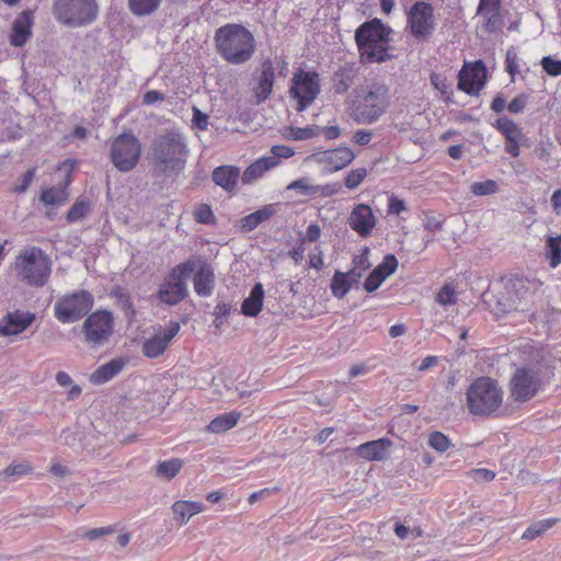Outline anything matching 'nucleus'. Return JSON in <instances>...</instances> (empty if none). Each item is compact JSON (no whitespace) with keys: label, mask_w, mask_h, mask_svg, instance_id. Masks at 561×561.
<instances>
[{"label":"nucleus","mask_w":561,"mask_h":561,"mask_svg":"<svg viewBox=\"0 0 561 561\" xmlns=\"http://www.w3.org/2000/svg\"><path fill=\"white\" fill-rule=\"evenodd\" d=\"M390 104V88L382 81H371L354 91L351 116L357 124L371 125L387 113Z\"/></svg>","instance_id":"obj_1"},{"label":"nucleus","mask_w":561,"mask_h":561,"mask_svg":"<svg viewBox=\"0 0 561 561\" xmlns=\"http://www.w3.org/2000/svg\"><path fill=\"white\" fill-rule=\"evenodd\" d=\"M215 44L218 54L231 65L248 62L255 51V38L243 25L229 23L215 32Z\"/></svg>","instance_id":"obj_2"},{"label":"nucleus","mask_w":561,"mask_h":561,"mask_svg":"<svg viewBox=\"0 0 561 561\" xmlns=\"http://www.w3.org/2000/svg\"><path fill=\"white\" fill-rule=\"evenodd\" d=\"M150 154L154 172L158 175L173 178L183 171L187 150L183 137L170 131L154 139Z\"/></svg>","instance_id":"obj_3"},{"label":"nucleus","mask_w":561,"mask_h":561,"mask_svg":"<svg viewBox=\"0 0 561 561\" xmlns=\"http://www.w3.org/2000/svg\"><path fill=\"white\" fill-rule=\"evenodd\" d=\"M390 28L375 19L363 23L355 32L362 64H380L392 58L389 54Z\"/></svg>","instance_id":"obj_4"},{"label":"nucleus","mask_w":561,"mask_h":561,"mask_svg":"<svg viewBox=\"0 0 561 561\" xmlns=\"http://www.w3.org/2000/svg\"><path fill=\"white\" fill-rule=\"evenodd\" d=\"M504 392L490 377L477 378L467 389V407L472 415L493 416L503 404Z\"/></svg>","instance_id":"obj_5"},{"label":"nucleus","mask_w":561,"mask_h":561,"mask_svg":"<svg viewBox=\"0 0 561 561\" xmlns=\"http://www.w3.org/2000/svg\"><path fill=\"white\" fill-rule=\"evenodd\" d=\"M14 270L23 283L33 287H43L51 273V262L42 249L31 247L19 253Z\"/></svg>","instance_id":"obj_6"},{"label":"nucleus","mask_w":561,"mask_h":561,"mask_svg":"<svg viewBox=\"0 0 561 561\" xmlns=\"http://www.w3.org/2000/svg\"><path fill=\"white\" fill-rule=\"evenodd\" d=\"M54 15L58 22L70 27L93 23L99 15L96 0H54Z\"/></svg>","instance_id":"obj_7"},{"label":"nucleus","mask_w":561,"mask_h":561,"mask_svg":"<svg viewBox=\"0 0 561 561\" xmlns=\"http://www.w3.org/2000/svg\"><path fill=\"white\" fill-rule=\"evenodd\" d=\"M93 305L94 297L85 289L64 294L54 304V317L64 324L75 323L88 316Z\"/></svg>","instance_id":"obj_8"},{"label":"nucleus","mask_w":561,"mask_h":561,"mask_svg":"<svg viewBox=\"0 0 561 561\" xmlns=\"http://www.w3.org/2000/svg\"><path fill=\"white\" fill-rule=\"evenodd\" d=\"M141 146L131 133L117 136L111 147V160L121 172L133 170L140 158Z\"/></svg>","instance_id":"obj_9"},{"label":"nucleus","mask_w":561,"mask_h":561,"mask_svg":"<svg viewBox=\"0 0 561 561\" xmlns=\"http://www.w3.org/2000/svg\"><path fill=\"white\" fill-rule=\"evenodd\" d=\"M541 286L542 283L536 278L515 277L510 279V286L507 287L510 304L505 311H531L530 307L535 302V295Z\"/></svg>","instance_id":"obj_10"},{"label":"nucleus","mask_w":561,"mask_h":561,"mask_svg":"<svg viewBox=\"0 0 561 561\" xmlns=\"http://www.w3.org/2000/svg\"><path fill=\"white\" fill-rule=\"evenodd\" d=\"M84 341L92 347L104 345L114 332V318L111 311L96 310L89 314L82 325Z\"/></svg>","instance_id":"obj_11"},{"label":"nucleus","mask_w":561,"mask_h":561,"mask_svg":"<svg viewBox=\"0 0 561 561\" xmlns=\"http://www.w3.org/2000/svg\"><path fill=\"white\" fill-rule=\"evenodd\" d=\"M320 93V81L317 72L299 70L291 79L289 94L297 101L296 110L305 111Z\"/></svg>","instance_id":"obj_12"},{"label":"nucleus","mask_w":561,"mask_h":561,"mask_svg":"<svg viewBox=\"0 0 561 561\" xmlns=\"http://www.w3.org/2000/svg\"><path fill=\"white\" fill-rule=\"evenodd\" d=\"M295 154V150L285 145L273 146L270 154L264 156L252 162L242 173L243 184H252L260 180L267 171L276 168L283 159H288Z\"/></svg>","instance_id":"obj_13"},{"label":"nucleus","mask_w":561,"mask_h":561,"mask_svg":"<svg viewBox=\"0 0 561 561\" xmlns=\"http://www.w3.org/2000/svg\"><path fill=\"white\" fill-rule=\"evenodd\" d=\"M411 34L419 41H427L435 31L434 9L431 3L415 2L408 12Z\"/></svg>","instance_id":"obj_14"},{"label":"nucleus","mask_w":561,"mask_h":561,"mask_svg":"<svg viewBox=\"0 0 561 561\" xmlns=\"http://www.w3.org/2000/svg\"><path fill=\"white\" fill-rule=\"evenodd\" d=\"M540 385L539 373L534 368H517L511 379V396L515 401L526 402L534 398Z\"/></svg>","instance_id":"obj_15"},{"label":"nucleus","mask_w":561,"mask_h":561,"mask_svg":"<svg viewBox=\"0 0 561 561\" xmlns=\"http://www.w3.org/2000/svg\"><path fill=\"white\" fill-rule=\"evenodd\" d=\"M180 329L181 325L178 321H170L163 330L154 333L144 342V355L148 358H157L162 355L176 336Z\"/></svg>","instance_id":"obj_16"},{"label":"nucleus","mask_w":561,"mask_h":561,"mask_svg":"<svg viewBox=\"0 0 561 561\" xmlns=\"http://www.w3.org/2000/svg\"><path fill=\"white\" fill-rule=\"evenodd\" d=\"M485 77L486 69L482 60L465 64L458 76V89L468 94H477L483 88Z\"/></svg>","instance_id":"obj_17"},{"label":"nucleus","mask_w":561,"mask_h":561,"mask_svg":"<svg viewBox=\"0 0 561 561\" xmlns=\"http://www.w3.org/2000/svg\"><path fill=\"white\" fill-rule=\"evenodd\" d=\"M347 224L359 237L367 238L376 227L377 218L370 206L367 204H357L350 213Z\"/></svg>","instance_id":"obj_18"},{"label":"nucleus","mask_w":561,"mask_h":561,"mask_svg":"<svg viewBox=\"0 0 561 561\" xmlns=\"http://www.w3.org/2000/svg\"><path fill=\"white\" fill-rule=\"evenodd\" d=\"M494 127L506 139L505 151L513 158H517L520 154V145L525 140L522 128L507 116L499 117L495 121Z\"/></svg>","instance_id":"obj_19"},{"label":"nucleus","mask_w":561,"mask_h":561,"mask_svg":"<svg viewBox=\"0 0 561 561\" xmlns=\"http://www.w3.org/2000/svg\"><path fill=\"white\" fill-rule=\"evenodd\" d=\"M35 313L20 309L7 312L0 319V334L3 336H14L24 332L34 321Z\"/></svg>","instance_id":"obj_20"},{"label":"nucleus","mask_w":561,"mask_h":561,"mask_svg":"<svg viewBox=\"0 0 561 561\" xmlns=\"http://www.w3.org/2000/svg\"><path fill=\"white\" fill-rule=\"evenodd\" d=\"M275 81V67L272 59L266 58L261 62L260 75L256 78L254 96L256 104H261L268 99L273 92Z\"/></svg>","instance_id":"obj_21"},{"label":"nucleus","mask_w":561,"mask_h":561,"mask_svg":"<svg viewBox=\"0 0 561 561\" xmlns=\"http://www.w3.org/2000/svg\"><path fill=\"white\" fill-rule=\"evenodd\" d=\"M62 168H67V170H66L67 175H66L65 181L62 182V184H60L58 186H51V187L43 190V192L39 196V201L43 204L60 205V204H64L68 199L69 194L67 191V186L71 182V171L73 169V164L70 163V161L66 160L60 164L59 170H61Z\"/></svg>","instance_id":"obj_22"},{"label":"nucleus","mask_w":561,"mask_h":561,"mask_svg":"<svg viewBox=\"0 0 561 561\" xmlns=\"http://www.w3.org/2000/svg\"><path fill=\"white\" fill-rule=\"evenodd\" d=\"M359 67L355 62H344L332 76V90L335 94L346 93L355 83Z\"/></svg>","instance_id":"obj_23"},{"label":"nucleus","mask_w":561,"mask_h":561,"mask_svg":"<svg viewBox=\"0 0 561 561\" xmlns=\"http://www.w3.org/2000/svg\"><path fill=\"white\" fill-rule=\"evenodd\" d=\"M33 12L30 10L21 12L12 24L10 43L14 47H22L32 35Z\"/></svg>","instance_id":"obj_24"},{"label":"nucleus","mask_w":561,"mask_h":561,"mask_svg":"<svg viewBox=\"0 0 561 561\" xmlns=\"http://www.w3.org/2000/svg\"><path fill=\"white\" fill-rule=\"evenodd\" d=\"M215 288L214 268L206 261H198V267L194 276V290L201 297L211 296Z\"/></svg>","instance_id":"obj_25"},{"label":"nucleus","mask_w":561,"mask_h":561,"mask_svg":"<svg viewBox=\"0 0 561 561\" xmlns=\"http://www.w3.org/2000/svg\"><path fill=\"white\" fill-rule=\"evenodd\" d=\"M355 159L354 152L347 147H339L318 154L317 160L329 167V172H336L347 167Z\"/></svg>","instance_id":"obj_26"},{"label":"nucleus","mask_w":561,"mask_h":561,"mask_svg":"<svg viewBox=\"0 0 561 561\" xmlns=\"http://www.w3.org/2000/svg\"><path fill=\"white\" fill-rule=\"evenodd\" d=\"M392 442L388 438H379L364 443L356 447L358 457L368 461H380L387 458Z\"/></svg>","instance_id":"obj_27"},{"label":"nucleus","mask_w":561,"mask_h":561,"mask_svg":"<svg viewBox=\"0 0 561 561\" xmlns=\"http://www.w3.org/2000/svg\"><path fill=\"white\" fill-rule=\"evenodd\" d=\"M187 296V285L175 283L169 277L160 285L157 297L161 302L175 306Z\"/></svg>","instance_id":"obj_28"},{"label":"nucleus","mask_w":561,"mask_h":561,"mask_svg":"<svg viewBox=\"0 0 561 561\" xmlns=\"http://www.w3.org/2000/svg\"><path fill=\"white\" fill-rule=\"evenodd\" d=\"M126 359L122 357L114 358L98 367L90 375V382L93 385H103L115 378L125 367Z\"/></svg>","instance_id":"obj_29"},{"label":"nucleus","mask_w":561,"mask_h":561,"mask_svg":"<svg viewBox=\"0 0 561 561\" xmlns=\"http://www.w3.org/2000/svg\"><path fill=\"white\" fill-rule=\"evenodd\" d=\"M264 288L261 283H257L251 289L249 297H247L241 305V312L247 317H256L263 307Z\"/></svg>","instance_id":"obj_30"},{"label":"nucleus","mask_w":561,"mask_h":561,"mask_svg":"<svg viewBox=\"0 0 561 561\" xmlns=\"http://www.w3.org/2000/svg\"><path fill=\"white\" fill-rule=\"evenodd\" d=\"M277 213V205L268 204L247 215L241 219V227L245 231L254 230L260 224L268 220Z\"/></svg>","instance_id":"obj_31"},{"label":"nucleus","mask_w":561,"mask_h":561,"mask_svg":"<svg viewBox=\"0 0 561 561\" xmlns=\"http://www.w3.org/2000/svg\"><path fill=\"white\" fill-rule=\"evenodd\" d=\"M204 506L195 501H176L172 505L174 519L180 524H186L191 517L203 512Z\"/></svg>","instance_id":"obj_32"},{"label":"nucleus","mask_w":561,"mask_h":561,"mask_svg":"<svg viewBox=\"0 0 561 561\" xmlns=\"http://www.w3.org/2000/svg\"><path fill=\"white\" fill-rule=\"evenodd\" d=\"M239 175L240 172L238 168L222 165L214 170L213 181L224 190L231 191L234 188Z\"/></svg>","instance_id":"obj_33"},{"label":"nucleus","mask_w":561,"mask_h":561,"mask_svg":"<svg viewBox=\"0 0 561 561\" xmlns=\"http://www.w3.org/2000/svg\"><path fill=\"white\" fill-rule=\"evenodd\" d=\"M201 260L202 259L191 257L185 262L180 263L179 265L172 268L168 277L175 283H182L183 285H187V278L195 270H197L198 261Z\"/></svg>","instance_id":"obj_34"},{"label":"nucleus","mask_w":561,"mask_h":561,"mask_svg":"<svg viewBox=\"0 0 561 561\" xmlns=\"http://www.w3.org/2000/svg\"><path fill=\"white\" fill-rule=\"evenodd\" d=\"M240 413L230 412L224 413L215 417L208 425L207 431L210 433H222L234 427L239 421Z\"/></svg>","instance_id":"obj_35"},{"label":"nucleus","mask_w":561,"mask_h":561,"mask_svg":"<svg viewBox=\"0 0 561 561\" xmlns=\"http://www.w3.org/2000/svg\"><path fill=\"white\" fill-rule=\"evenodd\" d=\"M182 468L183 460L179 458L159 461L156 466V476L167 480H172L179 474Z\"/></svg>","instance_id":"obj_36"},{"label":"nucleus","mask_w":561,"mask_h":561,"mask_svg":"<svg viewBox=\"0 0 561 561\" xmlns=\"http://www.w3.org/2000/svg\"><path fill=\"white\" fill-rule=\"evenodd\" d=\"M91 210V202L87 197H79L67 213L69 224L82 220Z\"/></svg>","instance_id":"obj_37"},{"label":"nucleus","mask_w":561,"mask_h":561,"mask_svg":"<svg viewBox=\"0 0 561 561\" xmlns=\"http://www.w3.org/2000/svg\"><path fill=\"white\" fill-rule=\"evenodd\" d=\"M546 259L552 268L557 267L561 263V236L549 237L547 239Z\"/></svg>","instance_id":"obj_38"},{"label":"nucleus","mask_w":561,"mask_h":561,"mask_svg":"<svg viewBox=\"0 0 561 561\" xmlns=\"http://www.w3.org/2000/svg\"><path fill=\"white\" fill-rule=\"evenodd\" d=\"M111 295L113 298L116 299L117 304L123 309L126 317L131 320L135 317L136 310L134 308L129 293L125 288L116 286L112 290Z\"/></svg>","instance_id":"obj_39"},{"label":"nucleus","mask_w":561,"mask_h":561,"mask_svg":"<svg viewBox=\"0 0 561 561\" xmlns=\"http://www.w3.org/2000/svg\"><path fill=\"white\" fill-rule=\"evenodd\" d=\"M160 3L161 0H128V8L133 14L146 16L153 13Z\"/></svg>","instance_id":"obj_40"},{"label":"nucleus","mask_w":561,"mask_h":561,"mask_svg":"<svg viewBox=\"0 0 561 561\" xmlns=\"http://www.w3.org/2000/svg\"><path fill=\"white\" fill-rule=\"evenodd\" d=\"M33 471V467L28 461L12 462L5 469L0 471V480L12 478L14 480L20 479Z\"/></svg>","instance_id":"obj_41"},{"label":"nucleus","mask_w":561,"mask_h":561,"mask_svg":"<svg viewBox=\"0 0 561 561\" xmlns=\"http://www.w3.org/2000/svg\"><path fill=\"white\" fill-rule=\"evenodd\" d=\"M345 276L343 272L336 271L332 277L330 287L335 298H344L352 288L350 280Z\"/></svg>","instance_id":"obj_42"},{"label":"nucleus","mask_w":561,"mask_h":561,"mask_svg":"<svg viewBox=\"0 0 561 561\" xmlns=\"http://www.w3.org/2000/svg\"><path fill=\"white\" fill-rule=\"evenodd\" d=\"M556 519L548 518L538 520L534 524H531L522 535V538L525 540H534L545 534L548 529H550L554 524Z\"/></svg>","instance_id":"obj_43"},{"label":"nucleus","mask_w":561,"mask_h":561,"mask_svg":"<svg viewBox=\"0 0 561 561\" xmlns=\"http://www.w3.org/2000/svg\"><path fill=\"white\" fill-rule=\"evenodd\" d=\"M56 381L60 387H70L67 398L68 400H76L82 393V388L78 385H72V378L66 371H58L56 374Z\"/></svg>","instance_id":"obj_44"},{"label":"nucleus","mask_w":561,"mask_h":561,"mask_svg":"<svg viewBox=\"0 0 561 561\" xmlns=\"http://www.w3.org/2000/svg\"><path fill=\"white\" fill-rule=\"evenodd\" d=\"M499 191V185L494 180H486L483 182H474L470 186V192L476 196H486L495 194Z\"/></svg>","instance_id":"obj_45"},{"label":"nucleus","mask_w":561,"mask_h":561,"mask_svg":"<svg viewBox=\"0 0 561 561\" xmlns=\"http://www.w3.org/2000/svg\"><path fill=\"white\" fill-rule=\"evenodd\" d=\"M436 301L442 306H454L457 302L456 290L451 284L444 285L436 295Z\"/></svg>","instance_id":"obj_46"},{"label":"nucleus","mask_w":561,"mask_h":561,"mask_svg":"<svg viewBox=\"0 0 561 561\" xmlns=\"http://www.w3.org/2000/svg\"><path fill=\"white\" fill-rule=\"evenodd\" d=\"M368 172L366 168H356L351 170L345 176L344 184L348 190H354L360 185Z\"/></svg>","instance_id":"obj_47"},{"label":"nucleus","mask_w":561,"mask_h":561,"mask_svg":"<svg viewBox=\"0 0 561 561\" xmlns=\"http://www.w3.org/2000/svg\"><path fill=\"white\" fill-rule=\"evenodd\" d=\"M314 185L311 184L308 178H300L290 182L287 186V191H299L304 196L313 197Z\"/></svg>","instance_id":"obj_48"},{"label":"nucleus","mask_w":561,"mask_h":561,"mask_svg":"<svg viewBox=\"0 0 561 561\" xmlns=\"http://www.w3.org/2000/svg\"><path fill=\"white\" fill-rule=\"evenodd\" d=\"M428 445L438 453H444L450 447L449 438L442 432H433L428 435Z\"/></svg>","instance_id":"obj_49"},{"label":"nucleus","mask_w":561,"mask_h":561,"mask_svg":"<svg viewBox=\"0 0 561 561\" xmlns=\"http://www.w3.org/2000/svg\"><path fill=\"white\" fill-rule=\"evenodd\" d=\"M115 531H116V527L111 525V526L93 528V529H89V530L78 529L77 536L85 537L89 540H96L98 538H100L102 536L112 535Z\"/></svg>","instance_id":"obj_50"},{"label":"nucleus","mask_w":561,"mask_h":561,"mask_svg":"<svg viewBox=\"0 0 561 561\" xmlns=\"http://www.w3.org/2000/svg\"><path fill=\"white\" fill-rule=\"evenodd\" d=\"M398 267V260L393 254H387L382 262L375 268L379 271L385 277L392 275Z\"/></svg>","instance_id":"obj_51"},{"label":"nucleus","mask_w":561,"mask_h":561,"mask_svg":"<svg viewBox=\"0 0 561 561\" xmlns=\"http://www.w3.org/2000/svg\"><path fill=\"white\" fill-rule=\"evenodd\" d=\"M341 191L339 182L328 183L323 185H314L313 197H331Z\"/></svg>","instance_id":"obj_52"},{"label":"nucleus","mask_w":561,"mask_h":561,"mask_svg":"<svg viewBox=\"0 0 561 561\" xmlns=\"http://www.w3.org/2000/svg\"><path fill=\"white\" fill-rule=\"evenodd\" d=\"M386 280L385 275L374 268L368 277L365 279L364 288L367 293H373L379 288V286Z\"/></svg>","instance_id":"obj_53"},{"label":"nucleus","mask_w":561,"mask_h":561,"mask_svg":"<svg viewBox=\"0 0 561 561\" xmlns=\"http://www.w3.org/2000/svg\"><path fill=\"white\" fill-rule=\"evenodd\" d=\"M501 10V0H480L477 14L486 15L499 13Z\"/></svg>","instance_id":"obj_54"},{"label":"nucleus","mask_w":561,"mask_h":561,"mask_svg":"<svg viewBox=\"0 0 561 561\" xmlns=\"http://www.w3.org/2000/svg\"><path fill=\"white\" fill-rule=\"evenodd\" d=\"M542 69L552 77L561 75V60L554 59L551 56H546L541 59Z\"/></svg>","instance_id":"obj_55"},{"label":"nucleus","mask_w":561,"mask_h":561,"mask_svg":"<svg viewBox=\"0 0 561 561\" xmlns=\"http://www.w3.org/2000/svg\"><path fill=\"white\" fill-rule=\"evenodd\" d=\"M194 218L199 224H211L214 221V214L208 205L202 204L195 210Z\"/></svg>","instance_id":"obj_56"},{"label":"nucleus","mask_w":561,"mask_h":561,"mask_svg":"<svg viewBox=\"0 0 561 561\" xmlns=\"http://www.w3.org/2000/svg\"><path fill=\"white\" fill-rule=\"evenodd\" d=\"M527 103L528 95L525 93H520L507 104V110L513 114H519L525 110Z\"/></svg>","instance_id":"obj_57"},{"label":"nucleus","mask_w":561,"mask_h":561,"mask_svg":"<svg viewBox=\"0 0 561 561\" xmlns=\"http://www.w3.org/2000/svg\"><path fill=\"white\" fill-rule=\"evenodd\" d=\"M505 65H506V70L507 72L514 77L516 73H518L519 71V59H518V56L515 51L513 50H507L506 53V60H505Z\"/></svg>","instance_id":"obj_58"},{"label":"nucleus","mask_w":561,"mask_h":561,"mask_svg":"<svg viewBox=\"0 0 561 561\" xmlns=\"http://www.w3.org/2000/svg\"><path fill=\"white\" fill-rule=\"evenodd\" d=\"M431 83L443 94V95H449L450 94V83L447 81L446 78H443L439 75H432L431 76Z\"/></svg>","instance_id":"obj_59"},{"label":"nucleus","mask_w":561,"mask_h":561,"mask_svg":"<svg viewBox=\"0 0 561 561\" xmlns=\"http://www.w3.org/2000/svg\"><path fill=\"white\" fill-rule=\"evenodd\" d=\"M482 18L484 20V30L489 33L495 32L501 25L500 12L494 14L482 15Z\"/></svg>","instance_id":"obj_60"},{"label":"nucleus","mask_w":561,"mask_h":561,"mask_svg":"<svg viewBox=\"0 0 561 561\" xmlns=\"http://www.w3.org/2000/svg\"><path fill=\"white\" fill-rule=\"evenodd\" d=\"M405 203L403 199L398 198L394 195H391L388 199V214L389 215H400L401 211L405 210Z\"/></svg>","instance_id":"obj_61"},{"label":"nucleus","mask_w":561,"mask_h":561,"mask_svg":"<svg viewBox=\"0 0 561 561\" xmlns=\"http://www.w3.org/2000/svg\"><path fill=\"white\" fill-rule=\"evenodd\" d=\"M369 250L365 248L360 255H356L353 259L354 267L363 273L370 267V262L368 259Z\"/></svg>","instance_id":"obj_62"},{"label":"nucleus","mask_w":561,"mask_h":561,"mask_svg":"<svg viewBox=\"0 0 561 561\" xmlns=\"http://www.w3.org/2000/svg\"><path fill=\"white\" fill-rule=\"evenodd\" d=\"M321 236V228L318 224H310L302 237V242H316Z\"/></svg>","instance_id":"obj_63"},{"label":"nucleus","mask_w":561,"mask_h":561,"mask_svg":"<svg viewBox=\"0 0 561 561\" xmlns=\"http://www.w3.org/2000/svg\"><path fill=\"white\" fill-rule=\"evenodd\" d=\"M193 124L202 130L207 129L208 126V116L204 114L197 107L193 108Z\"/></svg>","instance_id":"obj_64"}]
</instances>
